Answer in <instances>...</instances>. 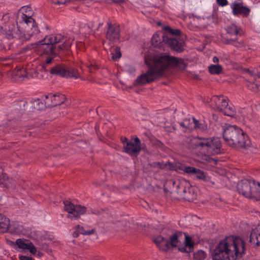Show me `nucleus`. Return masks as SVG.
<instances>
[{
	"label": "nucleus",
	"mask_w": 260,
	"mask_h": 260,
	"mask_svg": "<svg viewBox=\"0 0 260 260\" xmlns=\"http://www.w3.org/2000/svg\"><path fill=\"white\" fill-rule=\"evenodd\" d=\"M145 62L149 67L146 73L142 74L136 80L137 84L143 85L151 82L164 75L165 71L170 67H176L183 70L186 65L183 59L165 54L160 56L145 57Z\"/></svg>",
	"instance_id": "f257e3e1"
},
{
	"label": "nucleus",
	"mask_w": 260,
	"mask_h": 260,
	"mask_svg": "<svg viewBox=\"0 0 260 260\" xmlns=\"http://www.w3.org/2000/svg\"><path fill=\"white\" fill-rule=\"evenodd\" d=\"M74 39L64 37L61 34H52L46 36L43 40L36 43V47L39 53L43 56V64L39 70L48 71V65L53 61L54 57L61 50H68L71 47Z\"/></svg>",
	"instance_id": "f03ea898"
},
{
	"label": "nucleus",
	"mask_w": 260,
	"mask_h": 260,
	"mask_svg": "<svg viewBox=\"0 0 260 260\" xmlns=\"http://www.w3.org/2000/svg\"><path fill=\"white\" fill-rule=\"evenodd\" d=\"M245 242L239 237L229 236L220 241L212 253L213 260H236L245 253Z\"/></svg>",
	"instance_id": "7ed1b4c3"
},
{
	"label": "nucleus",
	"mask_w": 260,
	"mask_h": 260,
	"mask_svg": "<svg viewBox=\"0 0 260 260\" xmlns=\"http://www.w3.org/2000/svg\"><path fill=\"white\" fill-rule=\"evenodd\" d=\"M22 19L28 26L26 34H23L19 29L18 27L13 24L9 25L8 28L5 27L3 30L5 37L9 40L12 39H21L22 41L28 40L31 37L37 35L39 32L37 24L31 16L22 14Z\"/></svg>",
	"instance_id": "20e7f679"
},
{
	"label": "nucleus",
	"mask_w": 260,
	"mask_h": 260,
	"mask_svg": "<svg viewBox=\"0 0 260 260\" xmlns=\"http://www.w3.org/2000/svg\"><path fill=\"white\" fill-rule=\"evenodd\" d=\"M223 137L225 142L230 146L245 148L250 144L246 134L236 125L226 126L224 129Z\"/></svg>",
	"instance_id": "39448f33"
},
{
	"label": "nucleus",
	"mask_w": 260,
	"mask_h": 260,
	"mask_svg": "<svg viewBox=\"0 0 260 260\" xmlns=\"http://www.w3.org/2000/svg\"><path fill=\"white\" fill-rule=\"evenodd\" d=\"M197 149L208 160L210 155L220 153L221 142L218 138H198L196 140Z\"/></svg>",
	"instance_id": "423d86ee"
},
{
	"label": "nucleus",
	"mask_w": 260,
	"mask_h": 260,
	"mask_svg": "<svg viewBox=\"0 0 260 260\" xmlns=\"http://www.w3.org/2000/svg\"><path fill=\"white\" fill-rule=\"evenodd\" d=\"M164 30L166 31V44L177 52L183 51L184 42L180 36V31L177 29H172L169 26L164 27Z\"/></svg>",
	"instance_id": "0eeeda50"
},
{
	"label": "nucleus",
	"mask_w": 260,
	"mask_h": 260,
	"mask_svg": "<svg viewBox=\"0 0 260 260\" xmlns=\"http://www.w3.org/2000/svg\"><path fill=\"white\" fill-rule=\"evenodd\" d=\"M210 106L222 112L225 115L234 116L235 110L234 106L228 104V99L223 95H214L210 100Z\"/></svg>",
	"instance_id": "6e6552de"
},
{
	"label": "nucleus",
	"mask_w": 260,
	"mask_h": 260,
	"mask_svg": "<svg viewBox=\"0 0 260 260\" xmlns=\"http://www.w3.org/2000/svg\"><path fill=\"white\" fill-rule=\"evenodd\" d=\"M182 233L175 232L170 237L169 240L165 239L161 236H157L154 239V242L158 247L162 251H167L179 246L180 244V238Z\"/></svg>",
	"instance_id": "1a4fd4ad"
},
{
	"label": "nucleus",
	"mask_w": 260,
	"mask_h": 260,
	"mask_svg": "<svg viewBox=\"0 0 260 260\" xmlns=\"http://www.w3.org/2000/svg\"><path fill=\"white\" fill-rule=\"evenodd\" d=\"M50 72L52 75H58L62 77L75 79L80 78L79 73L77 70L63 64H57L53 67Z\"/></svg>",
	"instance_id": "9d476101"
},
{
	"label": "nucleus",
	"mask_w": 260,
	"mask_h": 260,
	"mask_svg": "<svg viewBox=\"0 0 260 260\" xmlns=\"http://www.w3.org/2000/svg\"><path fill=\"white\" fill-rule=\"evenodd\" d=\"M256 182L253 180H246L240 181L237 185L239 192L247 198H251L254 195Z\"/></svg>",
	"instance_id": "9b49d317"
},
{
	"label": "nucleus",
	"mask_w": 260,
	"mask_h": 260,
	"mask_svg": "<svg viewBox=\"0 0 260 260\" xmlns=\"http://www.w3.org/2000/svg\"><path fill=\"white\" fill-rule=\"evenodd\" d=\"M63 204L64 210L69 213L68 217L72 220L78 218L86 212V208L85 206L74 205L68 201H64Z\"/></svg>",
	"instance_id": "f8f14e48"
},
{
	"label": "nucleus",
	"mask_w": 260,
	"mask_h": 260,
	"mask_svg": "<svg viewBox=\"0 0 260 260\" xmlns=\"http://www.w3.org/2000/svg\"><path fill=\"white\" fill-rule=\"evenodd\" d=\"M124 152L129 155H138L141 150V143L138 137L129 141L125 138L122 141Z\"/></svg>",
	"instance_id": "ddd939ff"
},
{
	"label": "nucleus",
	"mask_w": 260,
	"mask_h": 260,
	"mask_svg": "<svg viewBox=\"0 0 260 260\" xmlns=\"http://www.w3.org/2000/svg\"><path fill=\"white\" fill-rule=\"evenodd\" d=\"M231 8L234 16L241 15L244 17H247L250 12V9L246 6H244L240 0L234 1L232 3Z\"/></svg>",
	"instance_id": "4468645a"
},
{
	"label": "nucleus",
	"mask_w": 260,
	"mask_h": 260,
	"mask_svg": "<svg viewBox=\"0 0 260 260\" xmlns=\"http://www.w3.org/2000/svg\"><path fill=\"white\" fill-rule=\"evenodd\" d=\"M45 104L48 106H55L64 103L66 97L62 94H49L45 95Z\"/></svg>",
	"instance_id": "2eb2a0df"
},
{
	"label": "nucleus",
	"mask_w": 260,
	"mask_h": 260,
	"mask_svg": "<svg viewBox=\"0 0 260 260\" xmlns=\"http://www.w3.org/2000/svg\"><path fill=\"white\" fill-rule=\"evenodd\" d=\"M108 29L106 34L108 40L111 42H116L120 38L119 27L116 25H112L111 22H108Z\"/></svg>",
	"instance_id": "dca6fc26"
},
{
	"label": "nucleus",
	"mask_w": 260,
	"mask_h": 260,
	"mask_svg": "<svg viewBox=\"0 0 260 260\" xmlns=\"http://www.w3.org/2000/svg\"><path fill=\"white\" fill-rule=\"evenodd\" d=\"M180 170H182L184 173L189 175H194L196 177L199 179L203 181H208L207 176L202 170L196 169L192 167H185L182 168H179Z\"/></svg>",
	"instance_id": "f3484780"
},
{
	"label": "nucleus",
	"mask_w": 260,
	"mask_h": 260,
	"mask_svg": "<svg viewBox=\"0 0 260 260\" xmlns=\"http://www.w3.org/2000/svg\"><path fill=\"white\" fill-rule=\"evenodd\" d=\"M15 244L22 250H28L32 254L37 253V248L31 242L26 239H18L15 241Z\"/></svg>",
	"instance_id": "a211bd4d"
},
{
	"label": "nucleus",
	"mask_w": 260,
	"mask_h": 260,
	"mask_svg": "<svg viewBox=\"0 0 260 260\" xmlns=\"http://www.w3.org/2000/svg\"><path fill=\"white\" fill-rule=\"evenodd\" d=\"M166 31L162 32H157L154 34L152 38V44L156 47H161L164 44H166Z\"/></svg>",
	"instance_id": "6ab92c4d"
},
{
	"label": "nucleus",
	"mask_w": 260,
	"mask_h": 260,
	"mask_svg": "<svg viewBox=\"0 0 260 260\" xmlns=\"http://www.w3.org/2000/svg\"><path fill=\"white\" fill-rule=\"evenodd\" d=\"M30 237L36 241V244L38 246V248L40 250L45 249L47 245L43 242L45 238L43 234L40 231H33L30 233Z\"/></svg>",
	"instance_id": "aec40b11"
},
{
	"label": "nucleus",
	"mask_w": 260,
	"mask_h": 260,
	"mask_svg": "<svg viewBox=\"0 0 260 260\" xmlns=\"http://www.w3.org/2000/svg\"><path fill=\"white\" fill-rule=\"evenodd\" d=\"M185 236V246L184 247H178V249L181 252H190L193 249L194 242L191 240V238L186 234H184Z\"/></svg>",
	"instance_id": "412c9836"
},
{
	"label": "nucleus",
	"mask_w": 260,
	"mask_h": 260,
	"mask_svg": "<svg viewBox=\"0 0 260 260\" xmlns=\"http://www.w3.org/2000/svg\"><path fill=\"white\" fill-rule=\"evenodd\" d=\"M250 242L254 246L260 245V231L258 229H254L251 231Z\"/></svg>",
	"instance_id": "4be33fe9"
},
{
	"label": "nucleus",
	"mask_w": 260,
	"mask_h": 260,
	"mask_svg": "<svg viewBox=\"0 0 260 260\" xmlns=\"http://www.w3.org/2000/svg\"><path fill=\"white\" fill-rule=\"evenodd\" d=\"M257 76L251 77L247 83V86L250 90L255 92H259V82L256 81Z\"/></svg>",
	"instance_id": "5701e85b"
},
{
	"label": "nucleus",
	"mask_w": 260,
	"mask_h": 260,
	"mask_svg": "<svg viewBox=\"0 0 260 260\" xmlns=\"http://www.w3.org/2000/svg\"><path fill=\"white\" fill-rule=\"evenodd\" d=\"M10 225V221L5 216L0 214V233L7 231Z\"/></svg>",
	"instance_id": "b1692460"
},
{
	"label": "nucleus",
	"mask_w": 260,
	"mask_h": 260,
	"mask_svg": "<svg viewBox=\"0 0 260 260\" xmlns=\"http://www.w3.org/2000/svg\"><path fill=\"white\" fill-rule=\"evenodd\" d=\"M75 232L73 233V236L75 238L78 237L79 234L89 235L93 234L94 232V230L93 229L89 231H85L83 226L79 225H76L75 227Z\"/></svg>",
	"instance_id": "393cba45"
},
{
	"label": "nucleus",
	"mask_w": 260,
	"mask_h": 260,
	"mask_svg": "<svg viewBox=\"0 0 260 260\" xmlns=\"http://www.w3.org/2000/svg\"><path fill=\"white\" fill-rule=\"evenodd\" d=\"M190 120H185L183 122H181L180 123V125L186 128H197L199 125H200V123H202L203 122H200L199 121L196 119L194 118H193L192 119V123H190L189 121Z\"/></svg>",
	"instance_id": "a878e982"
},
{
	"label": "nucleus",
	"mask_w": 260,
	"mask_h": 260,
	"mask_svg": "<svg viewBox=\"0 0 260 260\" xmlns=\"http://www.w3.org/2000/svg\"><path fill=\"white\" fill-rule=\"evenodd\" d=\"M227 32L232 35L241 36L243 32L242 29L237 27L236 25L232 24L226 28Z\"/></svg>",
	"instance_id": "bb28decb"
},
{
	"label": "nucleus",
	"mask_w": 260,
	"mask_h": 260,
	"mask_svg": "<svg viewBox=\"0 0 260 260\" xmlns=\"http://www.w3.org/2000/svg\"><path fill=\"white\" fill-rule=\"evenodd\" d=\"M191 186L189 182L186 180H182L179 185H178V189L180 192L187 193L190 192V187Z\"/></svg>",
	"instance_id": "cd10ccee"
},
{
	"label": "nucleus",
	"mask_w": 260,
	"mask_h": 260,
	"mask_svg": "<svg viewBox=\"0 0 260 260\" xmlns=\"http://www.w3.org/2000/svg\"><path fill=\"white\" fill-rule=\"evenodd\" d=\"M81 63L87 67L90 72H93L98 68V66L93 61H81Z\"/></svg>",
	"instance_id": "c85d7f7f"
},
{
	"label": "nucleus",
	"mask_w": 260,
	"mask_h": 260,
	"mask_svg": "<svg viewBox=\"0 0 260 260\" xmlns=\"http://www.w3.org/2000/svg\"><path fill=\"white\" fill-rule=\"evenodd\" d=\"M209 72L212 74H219L222 71V68L220 65L211 64L208 67Z\"/></svg>",
	"instance_id": "c756f323"
},
{
	"label": "nucleus",
	"mask_w": 260,
	"mask_h": 260,
	"mask_svg": "<svg viewBox=\"0 0 260 260\" xmlns=\"http://www.w3.org/2000/svg\"><path fill=\"white\" fill-rule=\"evenodd\" d=\"M226 43L228 44L232 45L237 48H241L244 46V43L242 41H238L237 39H228Z\"/></svg>",
	"instance_id": "7c9ffc66"
},
{
	"label": "nucleus",
	"mask_w": 260,
	"mask_h": 260,
	"mask_svg": "<svg viewBox=\"0 0 260 260\" xmlns=\"http://www.w3.org/2000/svg\"><path fill=\"white\" fill-rule=\"evenodd\" d=\"M31 104L34 108L37 110H42L44 109L45 106L44 103L39 99L34 100L31 102Z\"/></svg>",
	"instance_id": "2f4dec72"
},
{
	"label": "nucleus",
	"mask_w": 260,
	"mask_h": 260,
	"mask_svg": "<svg viewBox=\"0 0 260 260\" xmlns=\"http://www.w3.org/2000/svg\"><path fill=\"white\" fill-rule=\"evenodd\" d=\"M0 184H2L6 187H9V182L7 174H3L0 176Z\"/></svg>",
	"instance_id": "473e14b6"
},
{
	"label": "nucleus",
	"mask_w": 260,
	"mask_h": 260,
	"mask_svg": "<svg viewBox=\"0 0 260 260\" xmlns=\"http://www.w3.org/2000/svg\"><path fill=\"white\" fill-rule=\"evenodd\" d=\"M112 57L113 60H116L120 58L121 56V54L120 51V49L118 47L113 49L112 51Z\"/></svg>",
	"instance_id": "72a5a7b5"
},
{
	"label": "nucleus",
	"mask_w": 260,
	"mask_h": 260,
	"mask_svg": "<svg viewBox=\"0 0 260 260\" xmlns=\"http://www.w3.org/2000/svg\"><path fill=\"white\" fill-rule=\"evenodd\" d=\"M17 75L19 77L22 78L27 77L28 76L27 73L26 72L25 70L23 69H21L19 71H18Z\"/></svg>",
	"instance_id": "f704fd0d"
},
{
	"label": "nucleus",
	"mask_w": 260,
	"mask_h": 260,
	"mask_svg": "<svg viewBox=\"0 0 260 260\" xmlns=\"http://www.w3.org/2000/svg\"><path fill=\"white\" fill-rule=\"evenodd\" d=\"M217 4L221 7H224L228 5L229 3L227 0H216Z\"/></svg>",
	"instance_id": "c9c22d12"
},
{
	"label": "nucleus",
	"mask_w": 260,
	"mask_h": 260,
	"mask_svg": "<svg viewBox=\"0 0 260 260\" xmlns=\"http://www.w3.org/2000/svg\"><path fill=\"white\" fill-rule=\"evenodd\" d=\"M202 131H206L208 128V125L207 124L205 123V122H203L202 123H200V125L197 127Z\"/></svg>",
	"instance_id": "e433bc0d"
},
{
	"label": "nucleus",
	"mask_w": 260,
	"mask_h": 260,
	"mask_svg": "<svg viewBox=\"0 0 260 260\" xmlns=\"http://www.w3.org/2000/svg\"><path fill=\"white\" fill-rule=\"evenodd\" d=\"M254 195L260 197V183L259 182H256Z\"/></svg>",
	"instance_id": "4c0bfd02"
},
{
	"label": "nucleus",
	"mask_w": 260,
	"mask_h": 260,
	"mask_svg": "<svg viewBox=\"0 0 260 260\" xmlns=\"http://www.w3.org/2000/svg\"><path fill=\"white\" fill-rule=\"evenodd\" d=\"M52 2L55 4L61 5L64 4L68 2L69 0H52Z\"/></svg>",
	"instance_id": "58836bf2"
},
{
	"label": "nucleus",
	"mask_w": 260,
	"mask_h": 260,
	"mask_svg": "<svg viewBox=\"0 0 260 260\" xmlns=\"http://www.w3.org/2000/svg\"><path fill=\"white\" fill-rule=\"evenodd\" d=\"M198 254L200 255L199 258L200 260H202L205 258L206 253L204 251L202 250L199 251Z\"/></svg>",
	"instance_id": "ea45409f"
},
{
	"label": "nucleus",
	"mask_w": 260,
	"mask_h": 260,
	"mask_svg": "<svg viewBox=\"0 0 260 260\" xmlns=\"http://www.w3.org/2000/svg\"><path fill=\"white\" fill-rule=\"evenodd\" d=\"M97 24L98 25V26L95 28V25H94V24L93 23H91L90 24V27L92 29H94L95 30H98L99 28V27L101 26V25H103V23H101V22H99V23H98Z\"/></svg>",
	"instance_id": "a19ab883"
},
{
	"label": "nucleus",
	"mask_w": 260,
	"mask_h": 260,
	"mask_svg": "<svg viewBox=\"0 0 260 260\" xmlns=\"http://www.w3.org/2000/svg\"><path fill=\"white\" fill-rule=\"evenodd\" d=\"M207 178H208V181H204L205 182L207 183L208 186H212L214 184V182L211 180V178L207 176Z\"/></svg>",
	"instance_id": "79ce46f5"
},
{
	"label": "nucleus",
	"mask_w": 260,
	"mask_h": 260,
	"mask_svg": "<svg viewBox=\"0 0 260 260\" xmlns=\"http://www.w3.org/2000/svg\"><path fill=\"white\" fill-rule=\"evenodd\" d=\"M30 74H31V76L32 78H39L40 77L39 73L37 71H34V73H32V72H31L30 73Z\"/></svg>",
	"instance_id": "37998d69"
},
{
	"label": "nucleus",
	"mask_w": 260,
	"mask_h": 260,
	"mask_svg": "<svg viewBox=\"0 0 260 260\" xmlns=\"http://www.w3.org/2000/svg\"><path fill=\"white\" fill-rule=\"evenodd\" d=\"M19 258L20 260H29L30 257L20 255L19 256Z\"/></svg>",
	"instance_id": "c03bdc74"
},
{
	"label": "nucleus",
	"mask_w": 260,
	"mask_h": 260,
	"mask_svg": "<svg viewBox=\"0 0 260 260\" xmlns=\"http://www.w3.org/2000/svg\"><path fill=\"white\" fill-rule=\"evenodd\" d=\"M213 61L215 63H217L219 61V59L218 57L215 56L213 58Z\"/></svg>",
	"instance_id": "a18cd8bd"
},
{
	"label": "nucleus",
	"mask_w": 260,
	"mask_h": 260,
	"mask_svg": "<svg viewBox=\"0 0 260 260\" xmlns=\"http://www.w3.org/2000/svg\"><path fill=\"white\" fill-rule=\"evenodd\" d=\"M113 2L115 3H122L124 1V0H112Z\"/></svg>",
	"instance_id": "49530a36"
},
{
	"label": "nucleus",
	"mask_w": 260,
	"mask_h": 260,
	"mask_svg": "<svg viewBox=\"0 0 260 260\" xmlns=\"http://www.w3.org/2000/svg\"><path fill=\"white\" fill-rule=\"evenodd\" d=\"M256 81L259 82V92H260V76H256Z\"/></svg>",
	"instance_id": "de8ad7c7"
},
{
	"label": "nucleus",
	"mask_w": 260,
	"mask_h": 260,
	"mask_svg": "<svg viewBox=\"0 0 260 260\" xmlns=\"http://www.w3.org/2000/svg\"><path fill=\"white\" fill-rule=\"evenodd\" d=\"M91 213H92V214H95V212H93V211H91Z\"/></svg>",
	"instance_id": "09e8293b"
},
{
	"label": "nucleus",
	"mask_w": 260,
	"mask_h": 260,
	"mask_svg": "<svg viewBox=\"0 0 260 260\" xmlns=\"http://www.w3.org/2000/svg\"><path fill=\"white\" fill-rule=\"evenodd\" d=\"M29 260H34V259H33L32 258L30 257V258Z\"/></svg>",
	"instance_id": "8fccbe9b"
}]
</instances>
